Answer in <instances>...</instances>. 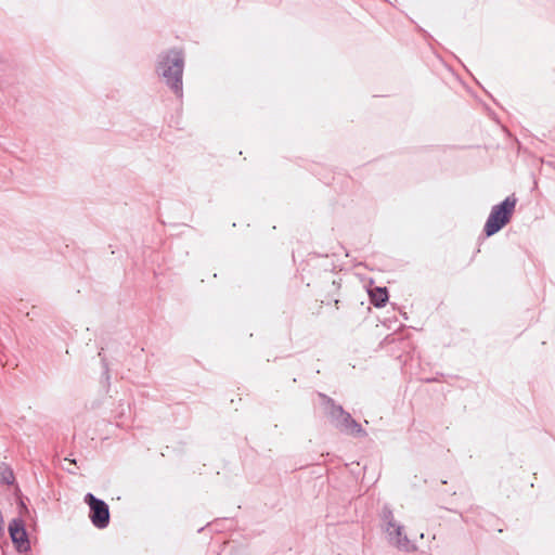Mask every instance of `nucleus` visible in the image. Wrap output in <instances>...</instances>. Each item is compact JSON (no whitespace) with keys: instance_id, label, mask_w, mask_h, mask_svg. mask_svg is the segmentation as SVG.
Returning <instances> with one entry per match:
<instances>
[{"instance_id":"obj_1","label":"nucleus","mask_w":555,"mask_h":555,"mask_svg":"<svg viewBox=\"0 0 555 555\" xmlns=\"http://www.w3.org/2000/svg\"><path fill=\"white\" fill-rule=\"evenodd\" d=\"M159 72L172 90L177 94H180L182 85L181 77L183 72V56L181 52L172 51L170 54L165 56L159 63Z\"/></svg>"},{"instance_id":"obj_2","label":"nucleus","mask_w":555,"mask_h":555,"mask_svg":"<svg viewBox=\"0 0 555 555\" xmlns=\"http://www.w3.org/2000/svg\"><path fill=\"white\" fill-rule=\"evenodd\" d=\"M515 206L516 198L513 196H508L501 204L493 206L485 224L487 236L495 234L509 221Z\"/></svg>"},{"instance_id":"obj_3","label":"nucleus","mask_w":555,"mask_h":555,"mask_svg":"<svg viewBox=\"0 0 555 555\" xmlns=\"http://www.w3.org/2000/svg\"><path fill=\"white\" fill-rule=\"evenodd\" d=\"M85 502L90 507V519L92 524L100 529L106 528L109 522V511L107 504L96 499L93 494L88 493Z\"/></svg>"},{"instance_id":"obj_4","label":"nucleus","mask_w":555,"mask_h":555,"mask_svg":"<svg viewBox=\"0 0 555 555\" xmlns=\"http://www.w3.org/2000/svg\"><path fill=\"white\" fill-rule=\"evenodd\" d=\"M387 539L390 544L405 552L415 550L414 544L408 539L404 528L396 521H388L386 527Z\"/></svg>"},{"instance_id":"obj_5","label":"nucleus","mask_w":555,"mask_h":555,"mask_svg":"<svg viewBox=\"0 0 555 555\" xmlns=\"http://www.w3.org/2000/svg\"><path fill=\"white\" fill-rule=\"evenodd\" d=\"M332 415L336 417L337 426L351 435L360 436L364 435V430L361 425L358 424L354 420L351 418L350 414L345 413L341 406H334L332 410Z\"/></svg>"},{"instance_id":"obj_6","label":"nucleus","mask_w":555,"mask_h":555,"mask_svg":"<svg viewBox=\"0 0 555 555\" xmlns=\"http://www.w3.org/2000/svg\"><path fill=\"white\" fill-rule=\"evenodd\" d=\"M9 533L17 551L25 552L29 548V541L24 522L21 519H13L9 525Z\"/></svg>"},{"instance_id":"obj_7","label":"nucleus","mask_w":555,"mask_h":555,"mask_svg":"<svg viewBox=\"0 0 555 555\" xmlns=\"http://www.w3.org/2000/svg\"><path fill=\"white\" fill-rule=\"evenodd\" d=\"M372 301L375 306L380 307L383 306L387 299L388 295L385 288H376L371 292Z\"/></svg>"},{"instance_id":"obj_8","label":"nucleus","mask_w":555,"mask_h":555,"mask_svg":"<svg viewBox=\"0 0 555 555\" xmlns=\"http://www.w3.org/2000/svg\"><path fill=\"white\" fill-rule=\"evenodd\" d=\"M3 480H4L7 483H11V482H12V480H13V475H12V473H11V472H9V473H8V476H7V475H4V476H3Z\"/></svg>"}]
</instances>
